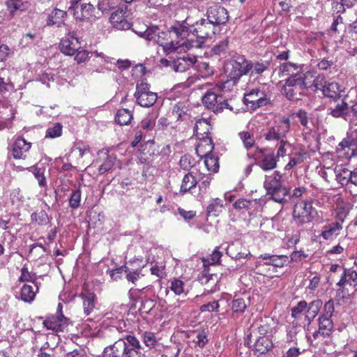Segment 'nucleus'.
I'll return each mask as SVG.
<instances>
[{"label": "nucleus", "instance_id": "f257e3e1", "mask_svg": "<svg viewBox=\"0 0 357 357\" xmlns=\"http://www.w3.org/2000/svg\"><path fill=\"white\" fill-rule=\"evenodd\" d=\"M103 357H146L139 340L131 335L120 337L112 345L107 347Z\"/></svg>", "mask_w": 357, "mask_h": 357}, {"label": "nucleus", "instance_id": "f03ea898", "mask_svg": "<svg viewBox=\"0 0 357 357\" xmlns=\"http://www.w3.org/2000/svg\"><path fill=\"white\" fill-rule=\"evenodd\" d=\"M250 61L244 55L236 54L226 63L227 72L229 79L222 83V89L227 87L231 82L235 85L241 77L249 74Z\"/></svg>", "mask_w": 357, "mask_h": 357}, {"label": "nucleus", "instance_id": "7ed1b4c3", "mask_svg": "<svg viewBox=\"0 0 357 357\" xmlns=\"http://www.w3.org/2000/svg\"><path fill=\"white\" fill-rule=\"evenodd\" d=\"M336 286V300L340 302L349 299L357 293V271L351 268H344Z\"/></svg>", "mask_w": 357, "mask_h": 357}, {"label": "nucleus", "instance_id": "20e7f679", "mask_svg": "<svg viewBox=\"0 0 357 357\" xmlns=\"http://www.w3.org/2000/svg\"><path fill=\"white\" fill-rule=\"evenodd\" d=\"M305 79V73L288 77L282 88V94L289 100H300L308 89Z\"/></svg>", "mask_w": 357, "mask_h": 357}, {"label": "nucleus", "instance_id": "39448f33", "mask_svg": "<svg viewBox=\"0 0 357 357\" xmlns=\"http://www.w3.org/2000/svg\"><path fill=\"white\" fill-rule=\"evenodd\" d=\"M282 174L275 171L266 176L264 186L268 195L275 202L282 204L287 202L286 197L289 193V189L282 185Z\"/></svg>", "mask_w": 357, "mask_h": 357}, {"label": "nucleus", "instance_id": "423d86ee", "mask_svg": "<svg viewBox=\"0 0 357 357\" xmlns=\"http://www.w3.org/2000/svg\"><path fill=\"white\" fill-rule=\"evenodd\" d=\"M202 102L206 108L212 110L215 114L222 112L225 109L234 112L238 111L237 107H234L232 100H225L222 96H218L212 90L205 93Z\"/></svg>", "mask_w": 357, "mask_h": 357}, {"label": "nucleus", "instance_id": "0eeeda50", "mask_svg": "<svg viewBox=\"0 0 357 357\" xmlns=\"http://www.w3.org/2000/svg\"><path fill=\"white\" fill-rule=\"evenodd\" d=\"M243 101L248 109L252 111L271 103V96L264 86L252 89L245 93Z\"/></svg>", "mask_w": 357, "mask_h": 357}, {"label": "nucleus", "instance_id": "6e6552de", "mask_svg": "<svg viewBox=\"0 0 357 357\" xmlns=\"http://www.w3.org/2000/svg\"><path fill=\"white\" fill-rule=\"evenodd\" d=\"M252 158L256 164L264 171L273 170L278 166V158L273 149L257 146Z\"/></svg>", "mask_w": 357, "mask_h": 357}, {"label": "nucleus", "instance_id": "1a4fd4ad", "mask_svg": "<svg viewBox=\"0 0 357 357\" xmlns=\"http://www.w3.org/2000/svg\"><path fill=\"white\" fill-rule=\"evenodd\" d=\"M315 209L312 203L307 200L297 202L294 208L292 216L297 226H303L313 221V212Z\"/></svg>", "mask_w": 357, "mask_h": 357}, {"label": "nucleus", "instance_id": "9d476101", "mask_svg": "<svg viewBox=\"0 0 357 357\" xmlns=\"http://www.w3.org/2000/svg\"><path fill=\"white\" fill-rule=\"evenodd\" d=\"M135 97L137 103L143 107L153 106L158 100L157 93L151 91V86L146 80L137 84Z\"/></svg>", "mask_w": 357, "mask_h": 357}, {"label": "nucleus", "instance_id": "9b49d317", "mask_svg": "<svg viewBox=\"0 0 357 357\" xmlns=\"http://www.w3.org/2000/svg\"><path fill=\"white\" fill-rule=\"evenodd\" d=\"M336 152L339 157L346 159L357 155V129L348 134L338 144Z\"/></svg>", "mask_w": 357, "mask_h": 357}, {"label": "nucleus", "instance_id": "f8f14e48", "mask_svg": "<svg viewBox=\"0 0 357 357\" xmlns=\"http://www.w3.org/2000/svg\"><path fill=\"white\" fill-rule=\"evenodd\" d=\"M169 30L172 38L175 39L177 47L183 45L185 43H181V42L187 38L190 33L192 32L190 17H187L182 22L176 21Z\"/></svg>", "mask_w": 357, "mask_h": 357}, {"label": "nucleus", "instance_id": "ddd939ff", "mask_svg": "<svg viewBox=\"0 0 357 357\" xmlns=\"http://www.w3.org/2000/svg\"><path fill=\"white\" fill-rule=\"evenodd\" d=\"M70 324V319L63 314H52L47 317L43 321L44 327L54 333L63 332Z\"/></svg>", "mask_w": 357, "mask_h": 357}, {"label": "nucleus", "instance_id": "4468645a", "mask_svg": "<svg viewBox=\"0 0 357 357\" xmlns=\"http://www.w3.org/2000/svg\"><path fill=\"white\" fill-rule=\"evenodd\" d=\"M32 143L28 142L22 135L17 136L12 144V155L15 160H26L30 154Z\"/></svg>", "mask_w": 357, "mask_h": 357}, {"label": "nucleus", "instance_id": "2eb2a0df", "mask_svg": "<svg viewBox=\"0 0 357 357\" xmlns=\"http://www.w3.org/2000/svg\"><path fill=\"white\" fill-rule=\"evenodd\" d=\"M192 33L200 38H211L215 33L216 26L209 19L202 18L195 24L191 22Z\"/></svg>", "mask_w": 357, "mask_h": 357}, {"label": "nucleus", "instance_id": "dca6fc26", "mask_svg": "<svg viewBox=\"0 0 357 357\" xmlns=\"http://www.w3.org/2000/svg\"><path fill=\"white\" fill-rule=\"evenodd\" d=\"M128 8L126 6L119 7L109 17V22L113 26L119 30H128L131 27V22L128 17Z\"/></svg>", "mask_w": 357, "mask_h": 357}, {"label": "nucleus", "instance_id": "f3484780", "mask_svg": "<svg viewBox=\"0 0 357 357\" xmlns=\"http://www.w3.org/2000/svg\"><path fill=\"white\" fill-rule=\"evenodd\" d=\"M81 48L79 38L75 32L69 33L65 38L61 40L59 49L66 55L73 56Z\"/></svg>", "mask_w": 357, "mask_h": 357}, {"label": "nucleus", "instance_id": "a211bd4d", "mask_svg": "<svg viewBox=\"0 0 357 357\" xmlns=\"http://www.w3.org/2000/svg\"><path fill=\"white\" fill-rule=\"evenodd\" d=\"M207 18L215 26L225 24L229 20V14L224 7L215 4L210 6L206 12Z\"/></svg>", "mask_w": 357, "mask_h": 357}, {"label": "nucleus", "instance_id": "6ab92c4d", "mask_svg": "<svg viewBox=\"0 0 357 357\" xmlns=\"http://www.w3.org/2000/svg\"><path fill=\"white\" fill-rule=\"evenodd\" d=\"M5 6L7 10V19L12 20L18 13L26 12L31 7V2L26 0H6Z\"/></svg>", "mask_w": 357, "mask_h": 357}, {"label": "nucleus", "instance_id": "aec40b11", "mask_svg": "<svg viewBox=\"0 0 357 357\" xmlns=\"http://www.w3.org/2000/svg\"><path fill=\"white\" fill-rule=\"evenodd\" d=\"M96 8L91 3H82L75 8L74 16L81 21H94L97 16Z\"/></svg>", "mask_w": 357, "mask_h": 357}, {"label": "nucleus", "instance_id": "412c9836", "mask_svg": "<svg viewBox=\"0 0 357 357\" xmlns=\"http://www.w3.org/2000/svg\"><path fill=\"white\" fill-rule=\"evenodd\" d=\"M198 280L202 284L206 286L207 291L214 292L218 289L220 277L216 273H211L210 268H204L199 275Z\"/></svg>", "mask_w": 357, "mask_h": 357}, {"label": "nucleus", "instance_id": "4be33fe9", "mask_svg": "<svg viewBox=\"0 0 357 357\" xmlns=\"http://www.w3.org/2000/svg\"><path fill=\"white\" fill-rule=\"evenodd\" d=\"M155 42L162 46L163 50L169 54L178 49L175 39L172 38L170 30L160 32L158 31Z\"/></svg>", "mask_w": 357, "mask_h": 357}, {"label": "nucleus", "instance_id": "5701e85b", "mask_svg": "<svg viewBox=\"0 0 357 357\" xmlns=\"http://www.w3.org/2000/svg\"><path fill=\"white\" fill-rule=\"evenodd\" d=\"M334 329V324L331 318L320 316L319 317V329L313 333L312 336L314 339H317L319 337H329Z\"/></svg>", "mask_w": 357, "mask_h": 357}, {"label": "nucleus", "instance_id": "b1692460", "mask_svg": "<svg viewBox=\"0 0 357 357\" xmlns=\"http://www.w3.org/2000/svg\"><path fill=\"white\" fill-rule=\"evenodd\" d=\"M195 61V56L193 55L187 54L186 56L174 58L172 62V69L175 72H185L194 67Z\"/></svg>", "mask_w": 357, "mask_h": 357}, {"label": "nucleus", "instance_id": "393cba45", "mask_svg": "<svg viewBox=\"0 0 357 357\" xmlns=\"http://www.w3.org/2000/svg\"><path fill=\"white\" fill-rule=\"evenodd\" d=\"M197 169L195 168L190 171L188 174H185L180 188L181 194L184 195L196 187L200 178L197 176Z\"/></svg>", "mask_w": 357, "mask_h": 357}, {"label": "nucleus", "instance_id": "a878e982", "mask_svg": "<svg viewBox=\"0 0 357 357\" xmlns=\"http://www.w3.org/2000/svg\"><path fill=\"white\" fill-rule=\"evenodd\" d=\"M270 62L266 60L250 61L249 74L250 77L258 78L261 77L263 73L268 71Z\"/></svg>", "mask_w": 357, "mask_h": 357}, {"label": "nucleus", "instance_id": "bb28decb", "mask_svg": "<svg viewBox=\"0 0 357 357\" xmlns=\"http://www.w3.org/2000/svg\"><path fill=\"white\" fill-rule=\"evenodd\" d=\"M40 284H24L20 289V298L24 303H31L39 291Z\"/></svg>", "mask_w": 357, "mask_h": 357}, {"label": "nucleus", "instance_id": "cd10ccee", "mask_svg": "<svg viewBox=\"0 0 357 357\" xmlns=\"http://www.w3.org/2000/svg\"><path fill=\"white\" fill-rule=\"evenodd\" d=\"M342 228L343 227L342 225H341V222H332L325 225L322 227L320 236L326 241L334 239L340 234Z\"/></svg>", "mask_w": 357, "mask_h": 357}, {"label": "nucleus", "instance_id": "c85d7f7f", "mask_svg": "<svg viewBox=\"0 0 357 357\" xmlns=\"http://www.w3.org/2000/svg\"><path fill=\"white\" fill-rule=\"evenodd\" d=\"M199 142L195 147L197 155L202 158L211 153L214 149V144L211 137L197 138Z\"/></svg>", "mask_w": 357, "mask_h": 357}, {"label": "nucleus", "instance_id": "c756f323", "mask_svg": "<svg viewBox=\"0 0 357 357\" xmlns=\"http://www.w3.org/2000/svg\"><path fill=\"white\" fill-rule=\"evenodd\" d=\"M155 142L153 140H148L140 145L137 158L142 163H145L151 157L155 154Z\"/></svg>", "mask_w": 357, "mask_h": 357}, {"label": "nucleus", "instance_id": "7c9ffc66", "mask_svg": "<svg viewBox=\"0 0 357 357\" xmlns=\"http://www.w3.org/2000/svg\"><path fill=\"white\" fill-rule=\"evenodd\" d=\"M212 126L210 121L205 119H200L195 123L194 132L197 138L211 137Z\"/></svg>", "mask_w": 357, "mask_h": 357}, {"label": "nucleus", "instance_id": "2f4dec72", "mask_svg": "<svg viewBox=\"0 0 357 357\" xmlns=\"http://www.w3.org/2000/svg\"><path fill=\"white\" fill-rule=\"evenodd\" d=\"M273 343L269 336H259L254 344V351L264 354L272 349Z\"/></svg>", "mask_w": 357, "mask_h": 357}, {"label": "nucleus", "instance_id": "473e14b6", "mask_svg": "<svg viewBox=\"0 0 357 357\" xmlns=\"http://www.w3.org/2000/svg\"><path fill=\"white\" fill-rule=\"evenodd\" d=\"M259 259L266 260L275 273L277 272L276 268H282L288 262V257L286 255H270L268 254H264L259 256Z\"/></svg>", "mask_w": 357, "mask_h": 357}, {"label": "nucleus", "instance_id": "72a5a7b5", "mask_svg": "<svg viewBox=\"0 0 357 357\" xmlns=\"http://www.w3.org/2000/svg\"><path fill=\"white\" fill-rule=\"evenodd\" d=\"M304 73L302 71V67L296 63L286 62L282 63L279 67V75L280 77H291L294 75Z\"/></svg>", "mask_w": 357, "mask_h": 357}, {"label": "nucleus", "instance_id": "f704fd0d", "mask_svg": "<svg viewBox=\"0 0 357 357\" xmlns=\"http://www.w3.org/2000/svg\"><path fill=\"white\" fill-rule=\"evenodd\" d=\"M133 119V110L127 108H121L116 111L115 122L120 126H127L131 123Z\"/></svg>", "mask_w": 357, "mask_h": 357}, {"label": "nucleus", "instance_id": "c9c22d12", "mask_svg": "<svg viewBox=\"0 0 357 357\" xmlns=\"http://www.w3.org/2000/svg\"><path fill=\"white\" fill-rule=\"evenodd\" d=\"M66 16L67 13L66 11L56 8L49 15L47 24L49 26L55 25L59 27L63 24Z\"/></svg>", "mask_w": 357, "mask_h": 357}, {"label": "nucleus", "instance_id": "e433bc0d", "mask_svg": "<svg viewBox=\"0 0 357 357\" xmlns=\"http://www.w3.org/2000/svg\"><path fill=\"white\" fill-rule=\"evenodd\" d=\"M238 137L243 144V147L246 150H250L253 148H255L256 149L257 146H258L257 145L256 139L253 132L248 130H243L238 132Z\"/></svg>", "mask_w": 357, "mask_h": 357}, {"label": "nucleus", "instance_id": "4c0bfd02", "mask_svg": "<svg viewBox=\"0 0 357 357\" xmlns=\"http://www.w3.org/2000/svg\"><path fill=\"white\" fill-rule=\"evenodd\" d=\"M194 68L202 77H208L214 73L213 68L210 66L208 62L198 60L197 56H195Z\"/></svg>", "mask_w": 357, "mask_h": 357}, {"label": "nucleus", "instance_id": "58836bf2", "mask_svg": "<svg viewBox=\"0 0 357 357\" xmlns=\"http://www.w3.org/2000/svg\"><path fill=\"white\" fill-rule=\"evenodd\" d=\"M321 306L322 301L320 299L312 301L309 304H307L305 319L308 321V323L312 322L317 316Z\"/></svg>", "mask_w": 357, "mask_h": 357}, {"label": "nucleus", "instance_id": "ea45409f", "mask_svg": "<svg viewBox=\"0 0 357 357\" xmlns=\"http://www.w3.org/2000/svg\"><path fill=\"white\" fill-rule=\"evenodd\" d=\"M193 337L192 342H195L200 349H203L208 342L207 333L204 330H196L188 335V337Z\"/></svg>", "mask_w": 357, "mask_h": 357}, {"label": "nucleus", "instance_id": "a19ab883", "mask_svg": "<svg viewBox=\"0 0 357 357\" xmlns=\"http://www.w3.org/2000/svg\"><path fill=\"white\" fill-rule=\"evenodd\" d=\"M256 273L264 276L273 278L278 276L275 271L272 269V266L266 260H259L256 264Z\"/></svg>", "mask_w": 357, "mask_h": 357}, {"label": "nucleus", "instance_id": "79ce46f5", "mask_svg": "<svg viewBox=\"0 0 357 357\" xmlns=\"http://www.w3.org/2000/svg\"><path fill=\"white\" fill-rule=\"evenodd\" d=\"M15 117V113L12 108H3V110H0V124L1 128H10L12 127V121Z\"/></svg>", "mask_w": 357, "mask_h": 357}, {"label": "nucleus", "instance_id": "37998d69", "mask_svg": "<svg viewBox=\"0 0 357 357\" xmlns=\"http://www.w3.org/2000/svg\"><path fill=\"white\" fill-rule=\"evenodd\" d=\"M223 201L219 198L212 199L207 206V215L218 217L222 211Z\"/></svg>", "mask_w": 357, "mask_h": 357}, {"label": "nucleus", "instance_id": "c03bdc74", "mask_svg": "<svg viewBox=\"0 0 357 357\" xmlns=\"http://www.w3.org/2000/svg\"><path fill=\"white\" fill-rule=\"evenodd\" d=\"M222 256V252L219 250V248L216 247L213 253L207 257L202 259L204 268H210V266L218 264Z\"/></svg>", "mask_w": 357, "mask_h": 357}, {"label": "nucleus", "instance_id": "a18cd8bd", "mask_svg": "<svg viewBox=\"0 0 357 357\" xmlns=\"http://www.w3.org/2000/svg\"><path fill=\"white\" fill-rule=\"evenodd\" d=\"M248 303L249 301H246L245 298L235 296L231 301V309L232 312L238 314H243Z\"/></svg>", "mask_w": 357, "mask_h": 357}, {"label": "nucleus", "instance_id": "49530a36", "mask_svg": "<svg viewBox=\"0 0 357 357\" xmlns=\"http://www.w3.org/2000/svg\"><path fill=\"white\" fill-rule=\"evenodd\" d=\"M211 52L220 58H226L229 52V40L225 38L220 41L212 49Z\"/></svg>", "mask_w": 357, "mask_h": 357}, {"label": "nucleus", "instance_id": "de8ad7c7", "mask_svg": "<svg viewBox=\"0 0 357 357\" xmlns=\"http://www.w3.org/2000/svg\"><path fill=\"white\" fill-rule=\"evenodd\" d=\"M323 94L328 98L336 99L340 98V86L338 83L332 82H328L321 90Z\"/></svg>", "mask_w": 357, "mask_h": 357}, {"label": "nucleus", "instance_id": "09e8293b", "mask_svg": "<svg viewBox=\"0 0 357 357\" xmlns=\"http://www.w3.org/2000/svg\"><path fill=\"white\" fill-rule=\"evenodd\" d=\"M20 276L18 281L20 282H31V284H40L37 280L36 274L32 271H29L25 265L20 270Z\"/></svg>", "mask_w": 357, "mask_h": 357}, {"label": "nucleus", "instance_id": "8fccbe9b", "mask_svg": "<svg viewBox=\"0 0 357 357\" xmlns=\"http://www.w3.org/2000/svg\"><path fill=\"white\" fill-rule=\"evenodd\" d=\"M204 165L208 171L216 173L219 170V158L211 154L204 155Z\"/></svg>", "mask_w": 357, "mask_h": 357}, {"label": "nucleus", "instance_id": "3c124183", "mask_svg": "<svg viewBox=\"0 0 357 357\" xmlns=\"http://www.w3.org/2000/svg\"><path fill=\"white\" fill-rule=\"evenodd\" d=\"M307 157V153L304 151L296 152L290 158L289 162L285 165V170H290L296 165L301 164Z\"/></svg>", "mask_w": 357, "mask_h": 357}, {"label": "nucleus", "instance_id": "603ef678", "mask_svg": "<svg viewBox=\"0 0 357 357\" xmlns=\"http://www.w3.org/2000/svg\"><path fill=\"white\" fill-rule=\"evenodd\" d=\"M31 218L32 222L38 225H47L50 222V218L45 210L33 213Z\"/></svg>", "mask_w": 357, "mask_h": 357}, {"label": "nucleus", "instance_id": "864d4df0", "mask_svg": "<svg viewBox=\"0 0 357 357\" xmlns=\"http://www.w3.org/2000/svg\"><path fill=\"white\" fill-rule=\"evenodd\" d=\"M121 0H99L98 2V8L103 13L108 12L119 6Z\"/></svg>", "mask_w": 357, "mask_h": 357}, {"label": "nucleus", "instance_id": "5fc2aeb1", "mask_svg": "<svg viewBox=\"0 0 357 357\" xmlns=\"http://www.w3.org/2000/svg\"><path fill=\"white\" fill-rule=\"evenodd\" d=\"M96 295L93 293H89L83 296V307L86 315L89 314L95 307Z\"/></svg>", "mask_w": 357, "mask_h": 357}, {"label": "nucleus", "instance_id": "6e6d98bb", "mask_svg": "<svg viewBox=\"0 0 357 357\" xmlns=\"http://www.w3.org/2000/svg\"><path fill=\"white\" fill-rule=\"evenodd\" d=\"M274 127L278 134H280V137L284 139L290 130V120L289 118H283Z\"/></svg>", "mask_w": 357, "mask_h": 357}, {"label": "nucleus", "instance_id": "4d7b16f0", "mask_svg": "<svg viewBox=\"0 0 357 357\" xmlns=\"http://www.w3.org/2000/svg\"><path fill=\"white\" fill-rule=\"evenodd\" d=\"M142 340L149 349H153L158 344L155 334L151 331H145L142 335Z\"/></svg>", "mask_w": 357, "mask_h": 357}, {"label": "nucleus", "instance_id": "13d9d810", "mask_svg": "<svg viewBox=\"0 0 357 357\" xmlns=\"http://www.w3.org/2000/svg\"><path fill=\"white\" fill-rule=\"evenodd\" d=\"M330 114L333 117H342L344 115L347 114L348 111V104L344 102V100H342L340 103L337 104L334 108L331 107L330 108Z\"/></svg>", "mask_w": 357, "mask_h": 357}, {"label": "nucleus", "instance_id": "bf43d9fd", "mask_svg": "<svg viewBox=\"0 0 357 357\" xmlns=\"http://www.w3.org/2000/svg\"><path fill=\"white\" fill-rule=\"evenodd\" d=\"M63 126L60 123H56L52 126L49 127L45 132L46 138H56L62 135Z\"/></svg>", "mask_w": 357, "mask_h": 357}, {"label": "nucleus", "instance_id": "052dcab7", "mask_svg": "<svg viewBox=\"0 0 357 357\" xmlns=\"http://www.w3.org/2000/svg\"><path fill=\"white\" fill-rule=\"evenodd\" d=\"M142 270L140 268L137 269H131L127 266V269L126 271V279L132 282L134 284H136L137 282L140 279L142 275Z\"/></svg>", "mask_w": 357, "mask_h": 357}, {"label": "nucleus", "instance_id": "680f3d73", "mask_svg": "<svg viewBox=\"0 0 357 357\" xmlns=\"http://www.w3.org/2000/svg\"><path fill=\"white\" fill-rule=\"evenodd\" d=\"M115 158L112 155H107L105 160L100 165L98 171L99 174H103L109 171L114 165Z\"/></svg>", "mask_w": 357, "mask_h": 357}, {"label": "nucleus", "instance_id": "e2e57ef3", "mask_svg": "<svg viewBox=\"0 0 357 357\" xmlns=\"http://www.w3.org/2000/svg\"><path fill=\"white\" fill-rule=\"evenodd\" d=\"M45 172V169L44 167H35L33 172L35 178L38 180V185L43 188L47 187V181Z\"/></svg>", "mask_w": 357, "mask_h": 357}, {"label": "nucleus", "instance_id": "0e129e2a", "mask_svg": "<svg viewBox=\"0 0 357 357\" xmlns=\"http://www.w3.org/2000/svg\"><path fill=\"white\" fill-rule=\"evenodd\" d=\"M307 303L305 301H299L296 305L291 308V317L297 319L300 315L307 310Z\"/></svg>", "mask_w": 357, "mask_h": 357}, {"label": "nucleus", "instance_id": "69168bd1", "mask_svg": "<svg viewBox=\"0 0 357 357\" xmlns=\"http://www.w3.org/2000/svg\"><path fill=\"white\" fill-rule=\"evenodd\" d=\"M81 202V190L79 189H77L73 190L70 195L69 199V205L73 208L76 209L79 207Z\"/></svg>", "mask_w": 357, "mask_h": 357}, {"label": "nucleus", "instance_id": "338daca9", "mask_svg": "<svg viewBox=\"0 0 357 357\" xmlns=\"http://www.w3.org/2000/svg\"><path fill=\"white\" fill-rule=\"evenodd\" d=\"M184 282L178 279L174 278L171 281L170 289L176 294L181 295L184 292Z\"/></svg>", "mask_w": 357, "mask_h": 357}, {"label": "nucleus", "instance_id": "774afa93", "mask_svg": "<svg viewBox=\"0 0 357 357\" xmlns=\"http://www.w3.org/2000/svg\"><path fill=\"white\" fill-rule=\"evenodd\" d=\"M194 158L189 154L183 155L179 161L181 168L185 170H190L194 166Z\"/></svg>", "mask_w": 357, "mask_h": 357}]
</instances>
